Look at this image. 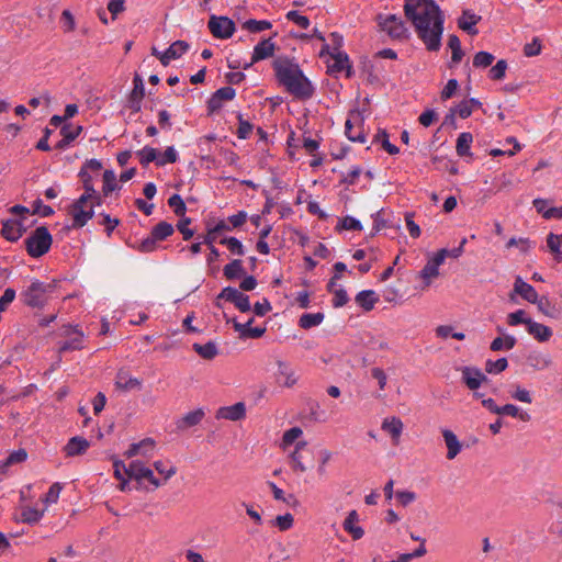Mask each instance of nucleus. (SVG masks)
Wrapping results in <instances>:
<instances>
[{"label":"nucleus","instance_id":"e433bc0d","mask_svg":"<svg viewBox=\"0 0 562 562\" xmlns=\"http://www.w3.org/2000/svg\"><path fill=\"white\" fill-rule=\"evenodd\" d=\"M325 315L321 312L318 313H305L301 315L299 319V325L303 329H310L312 327H316L323 323Z\"/></svg>","mask_w":562,"mask_h":562},{"label":"nucleus","instance_id":"c9c22d12","mask_svg":"<svg viewBox=\"0 0 562 562\" xmlns=\"http://www.w3.org/2000/svg\"><path fill=\"white\" fill-rule=\"evenodd\" d=\"M192 348L201 358L205 360H212L218 355V348L214 341H207L203 345L194 342Z\"/></svg>","mask_w":562,"mask_h":562},{"label":"nucleus","instance_id":"f704fd0d","mask_svg":"<svg viewBox=\"0 0 562 562\" xmlns=\"http://www.w3.org/2000/svg\"><path fill=\"white\" fill-rule=\"evenodd\" d=\"M547 246L557 262L562 261V234L550 233L547 236Z\"/></svg>","mask_w":562,"mask_h":562},{"label":"nucleus","instance_id":"39448f33","mask_svg":"<svg viewBox=\"0 0 562 562\" xmlns=\"http://www.w3.org/2000/svg\"><path fill=\"white\" fill-rule=\"evenodd\" d=\"M52 235L45 226L37 227L26 239L27 254L33 258L45 255L52 246Z\"/></svg>","mask_w":562,"mask_h":562},{"label":"nucleus","instance_id":"c756f323","mask_svg":"<svg viewBox=\"0 0 562 562\" xmlns=\"http://www.w3.org/2000/svg\"><path fill=\"white\" fill-rule=\"evenodd\" d=\"M154 448H155L154 440L150 438H146L137 443L131 445V447L126 451V456L128 458H133L138 454L149 457L153 454Z\"/></svg>","mask_w":562,"mask_h":562},{"label":"nucleus","instance_id":"5fc2aeb1","mask_svg":"<svg viewBox=\"0 0 562 562\" xmlns=\"http://www.w3.org/2000/svg\"><path fill=\"white\" fill-rule=\"evenodd\" d=\"M303 435V431L300 427H292L288 429L282 437L281 441V448L286 449L291 445H293L301 436Z\"/></svg>","mask_w":562,"mask_h":562},{"label":"nucleus","instance_id":"1a4fd4ad","mask_svg":"<svg viewBox=\"0 0 562 562\" xmlns=\"http://www.w3.org/2000/svg\"><path fill=\"white\" fill-rule=\"evenodd\" d=\"M329 55L333 61L328 65V69L331 74H340L346 70L347 77L352 75L351 65L349 57L345 52H330V46L325 43L322 47L321 55Z\"/></svg>","mask_w":562,"mask_h":562},{"label":"nucleus","instance_id":"0eeeda50","mask_svg":"<svg viewBox=\"0 0 562 562\" xmlns=\"http://www.w3.org/2000/svg\"><path fill=\"white\" fill-rule=\"evenodd\" d=\"M125 474L128 479L137 481L140 485L147 481L149 482L154 488H157L161 485V482L154 475L151 469L145 465L144 462L139 460H133L125 469Z\"/></svg>","mask_w":562,"mask_h":562},{"label":"nucleus","instance_id":"f03ea898","mask_svg":"<svg viewBox=\"0 0 562 562\" xmlns=\"http://www.w3.org/2000/svg\"><path fill=\"white\" fill-rule=\"evenodd\" d=\"M278 82L299 100H308L315 93V86L304 75L300 65L289 58H279L273 63Z\"/></svg>","mask_w":562,"mask_h":562},{"label":"nucleus","instance_id":"4468645a","mask_svg":"<svg viewBox=\"0 0 562 562\" xmlns=\"http://www.w3.org/2000/svg\"><path fill=\"white\" fill-rule=\"evenodd\" d=\"M276 380L284 387H292L296 384L297 376L290 363L283 360H277Z\"/></svg>","mask_w":562,"mask_h":562},{"label":"nucleus","instance_id":"423d86ee","mask_svg":"<svg viewBox=\"0 0 562 562\" xmlns=\"http://www.w3.org/2000/svg\"><path fill=\"white\" fill-rule=\"evenodd\" d=\"M378 23L381 30L392 40L405 41L409 38V31L405 22L396 14H379Z\"/></svg>","mask_w":562,"mask_h":562},{"label":"nucleus","instance_id":"c85d7f7f","mask_svg":"<svg viewBox=\"0 0 562 562\" xmlns=\"http://www.w3.org/2000/svg\"><path fill=\"white\" fill-rule=\"evenodd\" d=\"M497 331L501 333L502 336L493 339V341L491 342V346H490L491 350L492 351L512 350L516 346L517 339L513 335L505 334V330L502 327H497Z\"/></svg>","mask_w":562,"mask_h":562},{"label":"nucleus","instance_id":"a878e982","mask_svg":"<svg viewBox=\"0 0 562 562\" xmlns=\"http://www.w3.org/2000/svg\"><path fill=\"white\" fill-rule=\"evenodd\" d=\"M441 434L448 450L447 459L453 460L461 452L462 445L452 430L445 428L441 430Z\"/></svg>","mask_w":562,"mask_h":562},{"label":"nucleus","instance_id":"9b49d317","mask_svg":"<svg viewBox=\"0 0 562 562\" xmlns=\"http://www.w3.org/2000/svg\"><path fill=\"white\" fill-rule=\"evenodd\" d=\"M217 299H223L227 302H232L243 313L251 310L249 296L233 286L224 288L218 294Z\"/></svg>","mask_w":562,"mask_h":562},{"label":"nucleus","instance_id":"6e6552de","mask_svg":"<svg viewBox=\"0 0 562 562\" xmlns=\"http://www.w3.org/2000/svg\"><path fill=\"white\" fill-rule=\"evenodd\" d=\"M363 123L364 119L360 111L353 110L349 112L345 123V134L349 140L361 144L366 143Z\"/></svg>","mask_w":562,"mask_h":562},{"label":"nucleus","instance_id":"9d476101","mask_svg":"<svg viewBox=\"0 0 562 562\" xmlns=\"http://www.w3.org/2000/svg\"><path fill=\"white\" fill-rule=\"evenodd\" d=\"M209 29L216 38H229L235 32V23L227 16L212 15L209 20Z\"/></svg>","mask_w":562,"mask_h":562},{"label":"nucleus","instance_id":"72a5a7b5","mask_svg":"<svg viewBox=\"0 0 562 562\" xmlns=\"http://www.w3.org/2000/svg\"><path fill=\"white\" fill-rule=\"evenodd\" d=\"M204 417L202 408H198L187 413L181 419L177 422L178 429H187L198 425Z\"/></svg>","mask_w":562,"mask_h":562},{"label":"nucleus","instance_id":"ea45409f","mask_svg":"<svg viewBox=\"0 0 562 562\" xmlns=\"http://www.w3.org/2000/svg\"><path fill=\"white\" fill-rule=\"evenodd\" d=\"M241 27L249 33H260L270 30L272 27V23L268 20L249 19L241 24Z\"/></svg>","mask_w":562,"mask_h":562},{"label":"nucleus","instance_id":"a211bd4d","mask_svg":"<svg viewBox=\"0 0 562 562\" xmlns=\"http://www.w3.org/2000/svg\"><path fill=\"white\" fill-rule=\"evenodd\" d=\"M514 294H518L525 301L531 304H533V302H537L539 296L536 289L531 284L524 281L522 278L519 276L516 277L514 282L513 293L510 294L512 300H514Z\"/></svg>","mask_w":562,"mask_h":562},{"label":"nucleus","instance_id":"7c9ffc66","mask_svg":"<svg viewBox=\"0 0 562 562\" xmlns=\"http://www.w3.org/2000/svg\"><path fill=\"white\" fill-rule=\"evenodd\" d=\"M472 143H473V136L471 133L463 132V133L459 134V136L457 138V144H456V151H457L458 156L472 158L473 157V154L471 151Z\"/></svg>","mask_w":562,"mask_h":562},{"label":"nucleus","instance_id":"f8f14e48","mask_svg":"<svg viewBox=\"0 0 562 562\" xmlns=\"http://www.w3.org/2000/svg\"><path fill=\"white\" fill-rule=\"evenodd\" d=\"M64 336L67 338L60 346L59 351L80 350L85 346L83 333L77 326L64 328Z\"/></svg>","mask_w":562,"mask_h":562},{"label":"nucleus","instance_id":"680f3d73","mask_svg":"<svg viewBox=\"0 0 562 562\" xmlns=\"http://www.w3.org/2000/svg\"><path fill=\"white\" fill-rule=\"evenodd\" d=\"M507 70V61L505 59H499L491 69L488 77L492 80H502Z\"/></svg>","mask_w":562,"mask_h":562},{"label":"nucleus","instance_id":"864d4df0","mask_svg":"<svg viewBox=\"0 0 562 562\" xmlns=\"http://www.w3.org/2000/svg\"><path fill=\"white\" fill-rule=\"evenodd\" d=\"M178 151L173 146H169L166 148L164 153H160L158 150V159H157V166H165L167 164H173L178 160Z\"/></svg>","mask_w":562,"mask_h":562},{"label":"nucleus","instance_id":"bf43d9fd","mask_svg":"<svg viewBox=\"0 0 562 562\" xmlns=\"http://www.w3.org/2000/svg\"><path fill=\"white\" fill-rule=\"evenodd\" d=\"M82 127L80 125L72 126L71 124H65L60 133L65 137L66 144H71L81 133Z\"/></svg>","mask_w":562,"mask_h":562},{"label":"nucleus","instance_id":"e2e57ef3","mask_svg":"<svg viewBox=\"0 0 562 562\" xmlns=\"http://www.w3.org/2000/svg\"><path fill=\"white\" fill-rule=\"evenodd\" d=\"M252 132V124L248 121L244 120L243 115L238 114V128L236 135L240 139H246L250 136Z\"/></svg>","mask_w":562,"mask_h":562},{"label":"nucleus","instance_id":"3c124183","mask_svg":"<svg viewBox=\"0 0 562 562\" xmlns=\"http://www.w3.org/2000/svg\"><path fill=\"white\" fill-rule=\"evenodd\" d=\"M420 278L424 280L425 288L429 286L431 280L439 276V268L427 261L425 267L419 272Z\"/></svg>","mask_w":562,"mask_h":562},{"label":"nucleus","instance_id":"a19ab883","mask_svg":"<svg viewBox=\"0 0 562 562\" xmlns=\"http://www.w3.org/2000/svg\"><path fill=\"white\" fill-rule=\"evenodd\" d=\"M497 415L516 417L522 422H528L530 419V415L527 412H522L518 406L514 404H505L503 406H499Z\"/></svg>","mask_w":562,"mask_h":562},{"label":"nucleus","instance_id":"c03bdc74","mask_svg":"<svg viewBox=\"0 0 562 562\" xmlns=\"http://www.w3.org/2000/svg\"><path fill=\"white\" fill-rule=\"evenodd\" d=\"M448 46L452 53L451 63L459 64L464 56V53L461 48V42H460L459 37L454 34L450 35L449 41H448Z\"/></svg>","mask_w":562,"mask_h":562},{"label":"nucleus","instance_id":"052dcab7","mask_svg":"<svg viewBox=\"0 0 562 562\" xmlns=\"http://www.w3.org/2000/svg\"><path fill=\"white\" fill-rule=\"evenodd\" d=\"M273 525L278 527L280 531H286L293 527L294 517L290 513L279 515L274 518Z\"/></svg>","mask_w":562,"mask_h":562},{"label":"nucleus","instance_id":"ddd939ff","mask_svg":"<svg viewBox=\"0 0 562 562\" xmlns=\"http://www.w3.org/2000/svg\"><path fill=\"white\" fill-rule=\"evenodd\" d=\"M460 371L462 382L471 391H476L484 382L487 381V376L479 368L462 367Z\"/></svg>","mask_w":562,"mask_h":562},{"label":"nucleus","instance_id":"49530a36","mask_svg":"<svg viewBox=\"0 0 562 562\" xmlns=\"http://www.w3.org/2000/svg\"><path fill=\"white\" fill-rule=\"evenodd\" d=\"M173 226L167 222H160L151 229V235L157 240H165L167 237L171 236L173 233Z\"/></svg>","mask_w":562,"mask_h":562},{"label":"nucleus","instance_id":"774afa93","mask_svg":"<svg viewBox=\"0 0 562 562\" xmlns=\"http://www.w3.org/2000/svg\"><path fill=\"white\" fill-rule=\"evenodd\" d=\"M168 204L177 215H183L187 210L184 201L177 193L169 198Z\"/></svg>","mask_w":562,"mask_h":562},{"label":"nucleus","instance_id":"aec40b11","mask_svg":"<svg viewBox=\"0 0 562 562\" xmlns=\"http://www.w3.org/2000/svg\"><path fill=\"white\" fill-rule=\"evenodd\" d=\"M481 21V16L470 9L462 11L461 16L458 19V26L470 35L479 33L476 24Z\"/></svg>","mask_w":562,"mask_h":562},{"label":"nucleus","instance_id":"b1692460","mask_svg":"<svg viewBox=\"0 0 562 562\" xmlns=\"http://www.w3.org/2000/svg\"><path fill=\"white\" fill-rule=\"evenodd\" d=\"M189 49V44L184 41L173 42L162 54L161 64L167 66L171 60L180 58Z\"/></svg>","mask_w":562,"mask_h":562},{"label":"nucleus","instance_id":"4d7b16f0","mask_svg":"<svg viewBox=\"0 0 562 562\" xmlns=\"http://www.w3.org/2000/svg\"><path fill=\"white\" fill-rule=\"evenodd\" d=\"M220 244L225 245L234 255L243 256L245 254L241 241L236 237H224L220 239Z\"/></svg>","mask_w":562,"mask_h":562},{"label":"nucleus","instance_id":"7ed1b4c3","mask_svg":"<svg viewBox=\"0 0 562 562\" xmlns=\"http://www.w3.org/2000/svg\"><path fill=\"white\" fill-rule=\"evenodd\" d=\"M53 289L54 286L52 284H46L35 279L21 291L20 297L21 301L30 307L43 308Z\"/></svg>","mask_w":562,"mask_h":562},{"label":"nucleus","instance_id":"8fccbe9b","mask_svg":"<svg viewBox=\"0 0 562 562\" xmlns=\"http://www.w3.org/2000/svg\"><path fill=\"white\" fill-rule=\"evenodd\" d=\"M116 189H119V187L116 183L115 172L113 170H105L103 172V187H102L103 194L106 196L111 192L115 191Z\"/></svg>","mask_w":562,"mask_h":562},{"label":"nucleus","instance_id":"6ab92c4d","mask_svg":"<svg viewBox=\"0 0 562 562\" xmlns=\"http://www.w3.org/2000/svg\"><path fill=\"white\" fill-rule=\"evenodd\" d=\"M360 517L357 510H350L344 522V530L353 539L360 540L364 536V529L359 525Z\"/></svg>","mask_w":562,"mask_h":562},{"label":"nucleus","instance_id":"4be33fe9","mask_svg":"<svg viewBox=\"0 0 562 562\" xmlns=\"http://www.w3.org/2000/svg\"><path fill=\"white\" fill-rule=\"evenodd\" d=\"M115 386L124 392H130L132 390H140L142 380L132 376L125 370H120L115 376Z\"/></svg>","mask_w":562,"mask_h":562},{"label":"nucleus","instance_id":"a18cd8bd","mask_svg":"<svg viewBox=\"0 0 562 562\" xmlns=\"http://www.w3.org/2000/svg\"><path fill=\"white\" fill-rule=\"evenodd\" d=\"M45 514V509H37L35 507H25L22 509L21 517L23 522L36 524Z\"/></svg>","mask_w":562,"mask_h":562},{"label":"nucleus","instance_id":"dca6fc26","mask_svg":"<svg viewBox=\"0 0 562 562\" xmlns=\"http://www.w3.org/2000/svg\"><path fill=\"white\" fill-rule=\"evenodd\" d=\"M526 362L528 367H530L535 371H543L553 364L552 357L550 353L541 351V350H532L528 353L526 358Z\"/></svg>","mask_w":562,"mask_h":562},{"label":"nucleus","instance_id":"37998d69","mask_svg":"<svg viewBox=\"0 0 562 562\" xmlns=\"http://www.w3.org/2000/svg\"><path fill=\"white\" fill-rule=\"evenodd\" d=\"M374 142L381 144L383 149L390 155H396L400 153L398 147L390 143L389 134L385 130L378 131V133L374 135Z\"/></svg>","mask_w":562,"mask_h":562},{"label":"nucleus","instance_id":"338daca9","mask_svg":"<svg viewBox=\"0 0 562 562\" xmlns=\"http://www.w3.org/2000/svg\"><path fill=\"white\" fill-rule=\"evenodd\" d=\"M510 396H512V398H514L518 402H521V403L530 404L532 402L530 392L527 389L521 387V386H516L510 392Z\"/></svg>","mask_w":562,"mask_h":562},{"label":"nucleus","instance_id":"20e7f679","mask_svg":"<svg viewBox=\"0 0 562 562\" xmlns=\"http://www.w3.org/2000/svg\"><path fill=\"white\" fill-rule=\"evenodd\" d=\"M97 201L89 195H80L71 205L72 227L81 228L94 215Z\"/></svg>","mask_w":562,"mask_h":562},{"label":"nucleus","instance_id":"0e129e2a","mask_svg":"<svg viewBox=\"0 0 562 562\" xmlns=\"http://www.w3.org/2000/svg\"><path fill=\"white\" fill-rule=\"evenodd\" d=\"M61 488L60 483H54L42 498L43 503L47 506L57 503Z\"/></svg>","mask_w":562,"mask_h":562},{"label":"nucleus","instance_id":"412c9836","mask_svg":"<svg viewBox=\"0 0 562 562\" xmlns=\"http://www.w3.org/2000/svg\"><path fill=\"white\" fill-rule=\"evenodd\" d=\"M526 331L537 341L539 342H547L550 340V338L553 335L552 329L541 323H538L533 321L532 318L528 321V326L526 328Z\"/></svg>","mask_w":562,"mask_h":562},{"label":"nucleus","instance_id":"13d9d810","mask_svg":"<svg viewBox=\"0 0 562 562\" xmlns=\"http://www.w3.org/2000/svg\"><path fill=\"white\" fill-rule=\"evenodd\" d=\"M494 58L495 57L493 54H491L488 52L481 50L474 55L473 66L475 68H486L492 65Z\"/></svg>","mask_w":562,"mask_h":562},{"label":"nucleus","instance_id":"4c0bfd02","mask_svg":"<svg viewBox=\"0 0 562 562\" xmlns=\"http://www.w3.org/2000/svg\"><path fill=\"white\" fill-rule=\"evenodd\" d=\"M306 446L305 441H300L296 443L295 449L290 454L291 468L294 472L303 473L306 471V467L302 461V456L300 450Z\"/></svg>","mask_w":562,"mask_h":562},{"label":"nucleus","instance_id":"6e6d98bb","mask_svg":"<svg viewBox=\"0 0 562 562\" xmlns=\"http://www.w3.org/2000/svg\"><path fill=\"white\" fill-rule=\"evenodd\" d=\"M154 468L155 470L164 476V480L167 481L169 480L172 475L176 474L177 472V469L175 465H172L170 462L168 461H161V460H158V461H155L154 462Z\"/></svg>","mask_w":562,"mask_h":562},{"label":"nucleus","instance_id":"393cba45","mask_svg":"<svg viewBox=\"0 0 562 562\" xmlns=\"http://www.w3.org/2000/svg\"><path fill=\"white\" fill-rule=\"evenodd\" d=\"M25 231L23 224L16 220H5L2 223L1 235L9 241H16Z\"/></svg>","mask_w":562,"mask_h":562},{"label":"nucleus","instance_id":"f257e3e1","mask_svg":"<svg viewBox=\"0 0 562 562\" xmlns=\"http://www.w3.org/2000/svg\"><path fill=\"white\" fill-rule=\"evenodd\" d=\"M404 14L427 50L441 47L445 14L435 0H405Z\"/></svg>","mask_w":562,"mask_h":562},{"label":"nucleus","instance_id":"de8ad7c7","mask_svg":"<svg viewBox=\"0 0 562 562\" xmlns=\"http://www.w3.org/2000/svg\"><path fill=\"white\" fill-rule=\"evenodd\" d=\"M137 156L139 158V162L143 166H147L149 162H156L158 159V149L149 146L143 147L140 150H138Z\"/></svg>","mask_w":562,"mask_h":562},{"label":"nucleus","instance_id":"09e8293b","mask_svg":"<svg viewBox=\"0 0 562 562\" xmlns=\"http://www.w3.org/2000/svg\"><path fill=\"white\" fill-rule=\"evenodd\" d=\"M530 319L531 317L527 316V313L524 310H517L507 315V324L512 327L525 325L527 328L528 321Z\"/></svg>","mask_w":562,"mask_h":562},{"label":"nucleus","instance_id":"79ce46f5","mask_svg":"<svg viewBox=\"0 0 562 562\" xmlns=\"http://www.w3.org/2000/svg\"><path fill=\"white\" fill-rule=\"evenodd\" d=\"M224 276L228 280L238 279L244 273L243 262L239 259H234L227 263L223 269Z\"/></svg>","mask_w":562,"mask_h":562},{"label":"nucleus","instance_id":"69168bd1","mask_svg":"<svg viewBox=\"0 0 562 562\" xmlns=\"http://www.w3.org/2000/svg\"><path fill=\"white\" fill-rule=\"evenodd\" d=\"M286 19L295 23L301 29H307L310 26V20L307 16L302 15L299 11L291 10L286 13Z\"/></svg>","mask_w":562,"mask_h":562},{"label":"nucleus","instance_id":"2eb2a0df","mask_svg":"<svg viewBox=\"0 0 562 562\" xmlns=\"http://www.w3.org/2000/svg\"><path fill=\"white\" fill-rule=\"evenodd\" d=\"M235 95V89L229 86L217 89L207 101L209 111L213 113L221 110L224 102L233 100Z\"/></svg>","mask_w":562,"mask_h":562},{"label":"nucleus","instance_id":"58836bf2","mask_svg":"<svg viewBox=\"0 0 562 562\" xmlns=\"http://www.w3.org/2000/svg\"><path fill=\"white\" fill-rule=\"evenodd\" d=\"M538 311L547 317L557 318L558 312L555 306L551 303L548 296H538V301L533 302Z\"/></svg>","mask_w":562,"mask_h":562},{"label":"nucleus","instance_id":"f3484780","mask_svg":"<svg viewBox=\"0 0 562 562\" xmlns=\"http://www.w3.org/2000/svg\"><path fill=\"white\" fill-rule=\"evenodd\" d=\"M276 52V43L272 38L261 40L255 47L251 56L250 64L246 65L245 68L249 67L252 64H256L260 60L272 57Z\"/></svg>","mask_w":562,"mask_h":562},{"label":"nucleus","instance_id":"473e14b6","mask_svg":"<svg viewBox=\"0 0 562 562\" xmlns=\"http://www.w3.org/2000/svg\"><path fill=\"white\" fill-rule=\"evenodd\" d=\"M79 177L82 181L83 189H85V193L82 195H89L90 198H92L97 201V204H101L100 193L95 191L94 184H93V178L97 176L86 172L83 170H80Z\"/></svg>","mask_w":562,"mask_h":562},{"label":"nucleus","instance_id":"2f4dec72","mask_svg":"<svg viewBox=\"0 0 562 562\" xmlns=\"http://www.w3.org/2000/svg\"><path fill=\"white\" fill-rule=\"evenodd\" d=\"M355 301L363 311L369 312L373 310L379 297L373 290H362L356 295Z\"/></svg>","mask_w":562,"mask_h":562},{"label":"nucleus","instance_id":"bb28decb","mask_svg":"<svg viewBox=\"0 0 562 562\" xmlns=\"http://www.w3.org/2000/svg\"><path fill=\"white\" fill-rule=\"evenodd\" d=\"M381 428L391 435L394 443H398L404 424L398 417L392 416L383 419Z\"/></svg>","mask_w":562,"mask_h":562},{"label":"nucleus","instance_id":"cd10ccee","mask_svg":"<svg viewBox=\"0 0 562 562\" xmlns=\"http://www.w3.org/2000/svg\"><path fill=\"white\" fill-rule=\"evenodd\" d=\"M89 447L90 442L86 438L76 436L68 440L64 451L67 457H76L83 454Z\"/></svg>","mask_w":562,"mask_h":562},{"label":"nucleus","instance_id":"603ef678","mask_svg":"<svg viewBox=\"0 0 562 562\" xmlns=\"http://www.w3.org/2000/svg\"><path fill=\"white\" fill-rule=\"evenodd\" d=\"M508 367V361L506 358H499L497 360L488 359L485 362V371L490 374H498L505 371Z\"/></svg>","mask_w":562,"mask_h":562},{"label":"nucleus","instance_id":"5701e85b","mask_svg":"<svg viewBox=\"0 0 562 562\" xmlns=\"http://www.w3.org/2000/svg\"><path fill=\"white\" fill-rule=\"evenodd\" d=\"M246 416V406L244 403L238 402L231 406L221 407L216 413V418L237 422Z\"/></svg>","mask_w":562,"mask_h":562}]
</instances>
